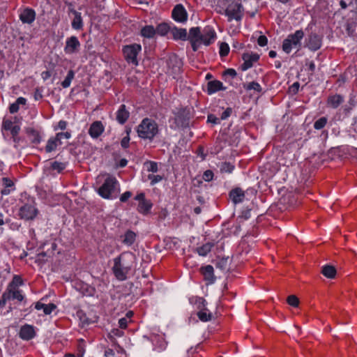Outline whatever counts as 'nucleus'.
<instances>
[{"label": "nucleus", "instance_id": "1", "mask_svg": "<svg viewBox=\"0 0 357 357\" xmlns=\"http://www.w3.org/2000/svg\"><path fill=\"white\" fill-rule=\"evenodd\" d=\"M216 38V33L211 26H206L202 30L200 27H192L189 30L188 40L190 41L192 50H198L200 45L208 46L214 43Z\"/></svg>", "mask_w": 357, "mask_h": 357}, {"label": "nucleus", "instance_id": "2", "mask_svg": "<svg viewBox=\"0 0 357 357\" xmlns=\"http://www.w3.org/2000/svg\"><path fill=\"white\" fill-rule=\"evenodd\" d=\"M112 268L115 278L120 281L126 280L133 268L135 257L132 253H121L114 259Z\"/></svg>", "mask_w": 357, "mask_h": 357}, {"label": "nucleus", "instance_id": "3", "mask_svg": "<svg viewBox=\"0 0 357 357\" xmlns=\"http://www.w3.org/2000/svg\"><path fill=\"white\" fill-rule=\"evenodd\" d=\"M137 132L140 138L152 141L159 132L158 125L154 120L145 118L137 126Z\"/></svg>", "mask_w": 357, "mask_h": 357}, {"label": "nucleus", "instance_id": "4", "mask_svg": "<svg viewBox=\"0 0 357 357\" xmlns=\"http://www.w3.org/2000/svg\"><path fill=\"white\" fill-rule=\"evenodd\" d=\"M24 284V281L20 275H15L12 280L8 284L4 293L8 301L17 300L18 302H22L24 300V296L20 287Z\"/></svg>", "mask_w": 357, "mask_h": 357}, {"label": "nucleus", "instance_id": "5", "mask_svg": "<svg viewBox=\"0 0 357 357\" xmlns=\"http://www.w3.org/2000/svg\"><path fill=\"white\" fill-rule=\"evenodd\" d=\"M118 181L112 175L107 174L103 183L99 187L97 192L104 199H112V194L115 192Z\"/></svg>", "mask_w": 357, "mask_h": 357}, {"label": "nucleus", "instance_id": "6", "mask_svg": "<svg viewBox=\"0 0 357 357\" xmlns=\"http://www.w3.org/2000/svg\"><path fill=\"white\" fill-rule=\"evenodd\" d=\"M304 32L303 30H297L293 34H289L286 39L283 40L282 48V50L287 54L290 53L293 48L301 47V41L304 37Z\"/></svg>", "mask_w": 357, "mask_h": 357}, {"label": "nucleus", "instance_id": "7", "mask_svg": "<svg viewBox=\"0 0 357 357\" xmlns=\"http://www.w3.org/2000/svg\"><path fill=\"white\" fill-rule=\"evenodd\" d=\"M142 50V47L139 44L134 43L132 45H125L123 47L122 52L125 60L128 63H132L135 66L138 65L137 55Z\"/></svg>", "mask_w": 357, "mask_h": 357}, {"label": "nucleus", "instance_id": "8", "mask_svg": "<svg viewBox=\"0 0 357 357\" xmlns=\"http://www.w3.org/2000/svg\"><path fill=\"white\" fill-rule=\"evenodd\" d=\"M225 14L227 16L229 22L233 20L239 22L243 16V5L241 3H231L227 7Z\"/></svg>", "mask_w": 357, "mask_h": 357}, {"label": "nucleus", "instance_id": "9", "mask_svg": "<svg viewBox=\"0 0 357 357\" xmlns=\"http://www.w3.org/2000/svg\"><path fill=\"white\" fill-rule=\"evenodd\" d=\"M135 199L139 202L137 210L139 213L144 215L150 213L153 204L150 199H146L145 194L144 192L137 194L135 196Z\"/></svg>", "mask_w": 357, "mask_h": 357}, {"label": "nucleus", "instance_id": "10", "mask_svg": "<svg viewBox=\"0 0 357 357\" xmlns=\"http://www.w3.org/2000/svg\"><path fill=\"white\" fill-rule=\"evenodd\" d=\"M38 214V210L31 204H25L20 208L18 215L20 219L25 220H33Z\"/></svg>", "mask_w": 357, "mask_h": 357}, {"label": "nucleus", "instance_id": "11", "mask_svg": "<svg viewBox=\"0 0 357 357\" xmlns=\"http://www.w3.org/2000/svg\"><path fill=\"white\" fill-rule=\"evenodd\" d=\"M259 54L252 52H245L242 54V59L243 63L240 66L239 68L242 71H245L251 68L254 63L257 62L259 59Z\"/></svg>", "mask_w": 357, "mask_h": 357}, {"label": "nucleus", "instance_id": "12", "mask_svg": "<svg viewBox=\"0 0 357 357\" xmlns=\"http://www.w3.org/2000/svg\"><path fill=\"white\" fill-rule=\"evenodd\" d=\"M81 43L77 36H72L66 40L64 52L66 54H77L79 52Z\"/></svg>", "mask_w": 357, "mask_h": 357}, {"label": "nucleus", "instance_id": "13", "mask_svg": "<svg viewBox=\"0 0 357 357\" xmlns=\"http://www.w3.org/2000/svg\"><path fill=\"white\" fill-rule=\"evenodd\" d=\"M172 17L176 22L185 23L188 20V13L182 4H177L172 11Z\"/></svg>", "mask_w": 357, "mask_h": 357}, {"label": "nucleus", "instance_id": "14", "mask_svg": "<svg viewBox=\"0 0 357 357\" xmlns=\"http://www.w3.org/2000/svg\"><path fill=\"white\" fill-rule=\"evenodd\" d=\"M206 301L203 298H196V303L198 304L197 307L200 311L197 312L199 319L202 321H210L212 318V314L205 308Z\"/></svg>", "mask_w": 357, "mask_h": 357}, {"label": "nucleus", "instance_id": "15", "mask_svg": "<svg viewBox=\"0 0 357 357\" xmlns=\"http://www.w3.org/2000/svg\"><path fill=\"white\" fill-rule=\"evenodd\" d=\"M36 11L31 8H24L19 15V18L23 24H31L36 20Z\"/></svg>", "mask_w": 357, "mask_h": 357}, {"label": "nucleus", "instance_id": "16", "mask_svg": "<svg viewBox=\"0 0 357 357\" xmlns=\"http://www.w3.org/2000/svg\"><path fill=\"white\" fill-rule=\"evenodd\" d=\"M36 335V328L33 326L29 324H24L21 326L19 336L24 340H30L35 337Z\"/></svg>", "mask_w": 357, "mask_h": 357}, {"label": "nucleus", "instance_id": "17", "mask_svg": "<svg viewBox=\"0 0 357 357\" xmlns=\"http://www.w3.org/2000/svg\"><path fill=\"white\" fill-rule=\"evenodd\" d=\"M24 132L30 139L32 144H38L40 143L42 137L41 131L40 129L34 128L33 126H28L25 128Z\"/></svg>", "mask_w": 357, "mask_h": 357}, {"label": "nucleus", "instance_id": "18", "mask_svg": "<svg viewBox=\"0 0 357 357\" xmlns=\"http://www.w3.org/2000/svg\"><path fill=\"white\" fill-rule=\"evenodd\" d=\"M190 117L185 111H179L174 117L175 128H186L189 126Z\"/></svg>", "mask_w": 357, "mask_h": 357}, {"label": "nucleus", "instance_id": "19", "mask_svg": "<svg viewBox=\"0 0 357 357\" xmlns=\"http://www.w3.org/2000/svg\"><path fill=\"white\" fill-rule=\"evenodd\" d=\"M105 130L102 123L100 121H96L91 123L89 129V134L92 138H98Z\"/></svg>", "mask_w": 357, "mask_h": 357}, {"label": "nucleus", "instance_id": "20", "mask_svg": "<svg viewBox=\"0 0 357 357\" xmlns=\"http://www.w3.org/2000/svg\"><path fill=\"white\" fill-rule=\"evenodd\" d=\"M1 180L3 186L1 190V195H8L15 190V183L13 179L8 177H2Z\"/></svg>", "mask_w": 357, "mask_h": 357}, {"label": "nucleus", "instance_id": "21", "mask_svg": "<svg viewBox=\"0 0 357 357\" xmlns=\"http://www.w3.org/2000/svg\"><path fill=\"white\" fill-rule=\"evenodd\" d=\"M229 198L234 204L241 203L245 197V192L241 188L232 189L229 194Z\"/></svg>", "mask_w": 357, "mask_h": 357}, {"label": "nucleus", "instance_id": "22", "mask_svg": "<svg viewBox=\"0 0 357 357\" xmlns=\"http://www.w3.org/2000/svg\"><path fill=\"white\" fill-rule=\"evenodd\" d=\"M307 46L311 50L316 51L319 50L321 46V38L317 33H312L308 36V41Z\"/></svg>", "mask_w": 357, "mask_h": 357}, {"label": "nucleus", "instance_id": "23", "mask_svg": "<svg viewBox=\"0 0 357 357\" xmlns=\"http://www.w3.org/2000/svg\"><path fill=\"white\" fill-rule=\"evenodd\" d=\"M227 87L224 86L222 82L219 80H213L207 83V93L211 95L220 91H225Z\"/></svg>", "mask_w": 357, "mask_h": 357}, {"label": "nucleus", "instance_id": "24", "mask_svg": "<svg viewBox=\"0 0 357 357\" xmlns=\"http://www.w3.org/2000/svg\"><path fill=\"white\" fill-rule=\"evenodd\" d=\"M130 116V112L126 109L125 105H121L116 112V121L120 124H124Z\"/></svg>", "mask_w": 357, "mask_h": 357}, {"label": "nucleus", "instance_id": "25", "mask_svg": "<svg viewBox=\"0 0 357 357\" xmlns=\"http://www.w3.org/2000/svg\"><path fill=\"white\" fill-rule=\"evenodd\" d=\"M344 102V97L340 94L330 95L327 99V105L335 109Z\"/></svg>", "mask_w": 357, "mask_h": 357}, {"label": "nucleus", "instance_id": "26", "mask_svg": "<svg viewBox=\"0 0 357 357\" xmlns=\"http://www.w3.org/2000/svg\"><path fill=\"white\" fill-rule=\"evenodd\" d=\"M61 144V141L57 137L56 135L54 137H50L47 142V144L45 147V151L46 153H51L55 151L59 146Z\"/></svg>", "mask_w": 357, "mask_h": 357}, {"label": "nucleus", "instance_id": "27", "mask_svg": "<svg viewBox=\"0 0 357 357\" xmlns=\"http://www.w3.org/2000/svg\"><path fill=\"white\" fill-rule=\"evenodd\" d=\"M74 17L72 21V27L75 30H81L83 28V20L81 13L76 11L75 10H71Z\"/></svg>", "mask_w": 357, "mask_h": 357}, {"label": "nucleus", "instance_id": "28", "mask_svg": "<svg viewBox=\"0 0 357 357\" xmlns=\"http://www.w3.org/2000/svg\"><path fill=\"white\" fill-rule=\"evenodd\" d=\"M122 243L128 246L132 245L137 238V234L132 230H127L123 235L121 236Z\"/></svg>", "mask_w": 357, "mask_h": 357}, {"label": "nucleus", "instance_id": "29", "mask_svg": "<svg viewBox=\"0 0 357 357\" xmlns=\"http://www.w3.org/2000/svg\"><path fill=\"white\" fill-rule=\"evenodd\" d=\"M172 34L174 40H188V35L185 29L174 27L172 30Z\"/></svg>", "mask_w": 357, "mask_h": 357}, {"label": "nucleus", "instance_id": "30", "mask_svg": "<svg viewBox=\"0 0 357 357\" xmlns=\"http://www.w3.org/2000/svg\"><path fill=\"white\" fill-rule=\"evenodd\" d=\"M201 273L204 275V280L213 282L215 278L213 275V267L211 265H207L201 268Z\"/></svg>", "mask_w": 357, "mask_h": 357}, {"label": "nucleus", "instance_id": "31", "mask_svg": "<svg viewBox=\"0 0 357 357\" xmlns=\"http://www.w3.org/2000/svg\"><path fill=\"white\" fill-rule=\"evenodd\" d=\"M56 306L54 303L45 304L41 302H37L35 308L37 310H43L45 314H50L56 309Z\"/></svg>", "mask_w": 357, "mask_h": 357}, {"label": "nucleus", "instance_id": "32", "mask_svg": "<svg viewBox=\"0 0 357 357\" xmlns=\"http://www.w3.org/2000/svg\"><path fill=\"white\" fill-rule=\"evenodd\" d=\"M66 166L67 162L54 161L50 162L49 169L52 172L60 174L66 168Z\"/></svg>", "mask_w": 357, "mask_h": 357}, {"label": "nucleus", "instance_id": "33", "mask_svg": "<svg viewBox=\"0 0 357 357\" xmlns=\"http://www.w3.org/2000/svg\"><path fill=\"white\" fill-rule=\"evenodd\" d=\"M213 246V243L208 242L197 248L196 251L200 256L205 257L211 251Z\"/></svg>", "mask_w": 357, "mask_h": 357}, {"label": "nucleus", "instance_id": "34", "mask_svg": "<svg viewBox=\"0 0 357 357\" xmlns=\"http://www.w3.org/2000/svg\"><path fill=\"white\" fill-rule=\"evenodd\" d=\"M156 34V31L153 26L146 25L141 29V35L147 38H151Z\"/></svg>", "mask_w": 357, "mask_h": 357}, {"label": "nucleus", "instance_id": "35", "mask_svg": "<svg viewBox=\"0 0 357 357\" xmlns=\"http://www.w3.org/2000/svg\"><path fill=\"white\" fill-rule=\"evenodd\" d=\"M26 103V100L23 97L18 98L16 101L12 103L9 107V112L11 114L17 113L19 111L20 105H25Z\"/></svg>", "mask_w": 357, "mask_h": 357}, {"label": "nucleus", "instance_id": "36", "mask_svg": "<svg viewBox=\"0 0 357 357\" xmlns=\"http://www.w3.org/2000/svg\"><path fill=\"white\" fill-rule=\"evenodd\" d=\"M336 269L331 265L324 266L321 268V273L328 278H334L336 275Z\"/></svg>", "mask_w": 357, "mask_h": 357}, {"label": "nucleus", "instance_id": "37", "mask_svg": "<svg viewBox=\"0 0 357 357\" xmlns=\"http://www.w3.org/2000/svg\"><path fill=\"white\" fill-rule=\"evenodd\" d=\"M169 29L168 24L163 22L159 24L155 29L156 31V33L163 36L169 32Z\"/></svg>", "mask_w": 357, "mask_h": 357}, {"label": "nucleus", "instance_id": "38", "mask_svg": "<svg viewBox=\"0 0 357 357\" xmlns=\"http://www.w3.org/2000/svg\"><path fill=\"white\" fill-rule=\"evenodd\" d=\"M75 77V73L73 70H70L68 72L67 76L66 77L65 79L61 82V86L63 88H68L70 86L71 81Z\"/></svg>", "mask_w": 357, "mask_h": 357}, {"label": "nucleus", "instance_id": "39", "mask_svg": "<svg viewBox=\"0 0 357 357\" xmlns=\"http://www.w3.org/2000/svg\"><path fill=\"white\" fill-rule=\"evenodd\" d=\"M16 126L17 124H15L11 119H3L2 122V130L10 131Z\"/></svg>", "mask_w": 357, "mask_h": 357}, {"label": "nucleus", "instance_id": "40", "mask_svg": "<svg viewBox=\"0 0 357 357\" xmlns=\"http://www.w3.org/2000/svg\"><path fill=\"white\" fill-rule=\"evenodd\" d=\"M244 88L248 91L254 90L258 93H260L262 91L261 85L257 82H249L244 85Z\"/></svg>", "mask_w": 357, "mask_h": 357}, {"label": "nucleus", "instance_id": "41", "mask_svg": "<svg viewBox=\"0 0 357 357\" xmlns=\"http://www.w3.org/2000/svg\"><path fill=\"white\" fill-rule=\"evenodd\" d=\"M328 123V119L326 116L319 118L314 123V128L321 130L324 128Z\"/></svg>", "mask_w": 357, "mask_h": 357}, {"label": "nucleus", "instance_id": "42", "mask_svg": "<svg viewBox=\"0 0 357 357\" xmlns=\"http://www.w3.org/2000/svg\"><path fill=\"white\" fill-rule=\"evenodd\" d=\"M144 166L148 172H157L158 171V165L156 162L148 160L144 162Z\"/></svg>", "mask_w": 357, "mask_h": 357}, {"label": "nucleus", "instance_id": "43", "mask_svg": "<svg viewBox=\"0 0 357 357\" xmlns=\"http://www.w3.org/2000/svg\"><path fill=\"white\" fill-rule=\"evenodd\" d=\"M234 169V166L229 162H225L220 167L221 172L231 173Z\"/></svg>", "mask_w": 357, "mask_h": 357}, {"label": "nucleus", "instance_id": "44", "mask_svg": "<svg viewBox=\"0 0 357 357\" xmlns=\"http://www.w3.org/2000/svg\"><path fill=\"white\" fill-rule=\"evenodd\" d=\"M287 301L289 305H290L291 306H293L294 307H298V305H299V300L294 295L289 296L287 297Z\"/></svg>", "mask_w": 357, "mask_h": 357}, {"label": "nucleus", "instance_id": "45", "mask_svg": "<svg viewBox=\"0 0 357 357\" xmlns=\"http://www.w3.org/2000/svg\"><path fill=\"white\" fill-rule=\"evenodd\" d=\"M220 55L221 56H226L229 52V47L225 43H222L220 46Z\"/></svg>", "mask_w": 357, "mask_h": 357}, {"label": "nucleus", "instance_id": "46", "mask_svg": "<svg viewBox=\"0 0 357 357\" xmlns=\"http://www.w3.org/2000/svg\"><path fill=\"white\" fill-rule=\"evenodd\" d=\"M148 178L151 181V185H153L155 183L161 181L163 178L162 176L149 174Z\"/></svg>", "mask_w": 357, "mask_h": 357}, {"label": "nucleus", "instance_id": "47", "mask_svg": "<svg viewBox=\"0 0 357 357\" xmlns=\"http://www.w3.org/2000/svg\"><path fill=\"white\" fill-rule=\"evenodd\" d=\"M130 129L127 130H126L127 136L124 137L121 139V146H122L123 148H124V149H127V148L129 146V142H130V137H129V134H130Z\"/></svg>", "mask_w": 357, "mask_h": 357}, {"label": "nucleus", "instance_id": "48", "mask_svg": "<svg viewBox=\"0 0 357 357\" xmlns=\"http://www.w3.org/2000/svg\"><path fill=\"white\" fill-rule=\"evenodd\" d=\"M213 172L211 170L208 169L204 172L202 178L205 181H211L213 180Z\"/></svg>", "mask_w": 357, "mask_h": 357}, {"label": "nucleus", "instance_id": "49", "mask_svg": "<svg viewBox=\"0 0 357 357\" xmlns=\"http://www.w3.org/2000/svg\"><path fill=\"white\" fill-rule=\"evenodd\" d=\"M222 75L224 77L229 76L231 78H234L235 77H236L237 73H236V71L234 69H233V68H228V69L225 70L223 72Z\"/></svg>", "mask_w": 357, "mask_h": 357}, {"label": "nucleus", "instance_id": "50", "mask_svg": "<svg viewBox=\"0 0 357 357\" xmlns=\"http://www.w3.org/2000/svg\"><path fill=\"white\" fill-rule=\"evenodd\" d=\"M43 89L41 88L37 87L34 90L33 97L36 100H39L43 98Z\"/></svg>", "mask_w": 357, "mask_h": 357}, {"label": "nucleus", "instance_id": "51", "mask_svg": "<svg viewBox=\"0 0 357 357\" xmlns=\"http://www.w3.org/2000/svg\"><path fill=\"white\" fill-rule=\"evenodd\" d=\"M257 43L261 47H264L268 43V38L266 36L261 35L257 39Z\"/></svg>", "mask_w": 357, "mask_h": 357}, {"label": "nucleus", "instance_id": "52", "mask_svg": "<svg viewBox=\"0 0 357 357\" xmlns=\"http://www.w3.org/2000/svg\"><path fill=\"white\" fill-rule=\"evenodd\" d=\"M132 194L130 191H126L123 193L120 197V201L121 202H126L129 198L132 197Z\"/></svg>", "mask_w": 357, "mask_h": 357}, {"label": "nucleus", "instance_id": "53", "mask_svg": "<svg viewBox=\"0 0 357 357\" xmlns=\"http://www.w3.org/2000/svg\"><path fill=\"white\" fill-rule=\"evenodd\" d=\"M232 109L231 107H227L221 114L220 119L222 120H225L227 119L231 114Z\"/></svg>", "mask_w": 357, "mask_h": 357}, {"label": "nucleus", "instance_id": "54", "mask_svg": "<svg viewBox=\"0 0 357 357\" xmlns=\"http://www.w3.org/2000/svg\"><path fill=\"white\" fill-rule=\"evenodd\" d=\"M119 327L121 329H126L128 326V319L126 317H123L119 321Z\"/></svg>", "mask_w": 357, "mask_h": 357}, {"label": "nucleus", "instance_id": "55", "mask_svg": "<svg viewBox=\"0 0 357 357\" xmlns=\"http://www.w3.org/2000/svg\"><path fill=\"white\" fill-rule=\"evenodd\" d=\"M56 135L60 139V141L62 138L69 139L71 137V134L70 132H58L56 134Z\"/></svg>", "mask_w": 357, "mask_h": 357}, {"label": "nucleus", "instance_id": "56", "mask_svg": "<svg viewBox=\"0 0 357 357\" xmlns=\"http://www.w3.org/2000/svg\"><path fill=\"white\" fill-rule=\"evenodd\" d=\"M68 123L66 121L61 120L59 121L57 127H55L54 129H60V130H65L67 127Z\"/></svg>", "mask_w": 357, "mask_h": 357}, {"label": "nucleus", "instance_id": "57", "mask_svg": "<svg viewBox=\"0 0 357 357\" xmlns=\"http://www.w3.org/2000/svg\"><path fill=\"white\" fill-rule=\"evenodd\" d=\"M208 121L214 124H217L220 123V120L217 118L214 114H208Z\"/></svg>", "mask_w": 357, "mask_h": 357}, {"label": "nucleus", "instance_id": "58", "mask_svg": "<svg viewBox=\"0 0 357 357\" xmlns=\"http://www.w3.org/2000/svg\"><path fill=\"white\" fill-rule=\"evenodd\" d=\"M20 126L19 125H17L14 128H13L11 130H10V135L13 137H16L17 135H19L20 132Z\"/></svg>", "mask_w": 357, "mask_h": 357}, {"label": "nucleus", "instance_id": "59", "mask_svg": "<svg viewBox=\"0 0 357 357\" xmlns=\"http://www.w3.org/2000/svg\"><path fill=\"white\" fill-rule=\"evenodd\" d=\"M20 126L19 125H17L14 128H13L11 130H10V135L13 137H16L17 135H19L20 132Z\"/></svg>", "mask_w": 357, "mask_h": 357}, {"label": "nucleus", "instance_id": "60", "mask_svg": "<svg viewBox=\"0 0 357 357\" xmlns=\"http://www.w3.org/2000/svg\"><path fill=\"white\" fill-rule=\"evenodd\" d=\"M305 65L308 66V70H309V71L311 72V75H312L315 70L314 63L312 61H311L309 62H306Z\"/></svg>", "mask_w": 357, "mask_h": 357}, {"label": "nucleus", "instance_id": "61", "mask_svg": "<svg viewBox=\"0 0 357 357\" xmlns=\"http://www.w3.org/2000/svg\"><path fill=\"white\" fill-rule=\"evenodd\" d=\"M351 4H352V0H349V2H347L344 0H341L340 1V5L342 9H346L348 7V6L351 5Z\"/></svg>", "mask_w": 357, "mask_h": 357}, {"label": "nucleus", "instance_id": "62", "mask_svg": "<svg viewBox=\"0 0 357 357\" xmlns=\"http://www.w3.org/2000/svg\"><path fill=\"white\" fill-rule=\"evenodd\" d=\"M227 265V259H222L219 261L217 262L216 266L219 267L222 269H224Z\"/></svg>", "mask_w": 357, "mask_h": 357}, {"label": "nucleus", "instance_id": "63", "mask_svg": "<svg viewBox=\"0 0 357 357\" xmlns=\"http://www.w3.org/2000/svg\"><path fill=\"white\" fill-rule=\"evenodd\" d=\"M105 356L106 357H113L114 356V351L112 349H107L105 351Z\"/></svg>", "mask_w": 357, "mask_h": 357}, {"label": "nucleus", "instance_id": "64", "mask_svg": "<svg viewBox=\"0 0 357 357\" xmlns=\"http://www.w3.org/2000/svg\"><path fill=\"white\" fill-rule=\"evenodd\" d=\"M41 77L44 80H46L51 77V73L49 70L43 71L41 73Z\"/></svg>", "mask_w": 357, "mask_h": 357}]
</instances>
